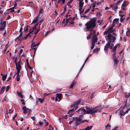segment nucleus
<instances>
[{
	"mask_svg": "<svg viewBox=\"0 0 130 130\" xmlns=\"http://www.w3.org/2000/svg\"><path fill=\"white\" fill-rule=\"evenodd\" d=\"M118 127H115L113 128L112 130H117Z\"/></svg>",
	"mask_w": 130,
	"mask_h": 130,
	"instance_id": "49",
	"label": "nucleus"
},
{
	"mask_svg": "<svg viewBox=\"0 0 130 130\" xmlns=\"http://www.w3.org/2000/svg\"><path fill=\"white\" fill-rule=\"evenodd\" d=\"M22 30H23V28L22 27H21L20 28V30H19V32H21L22 31Z\"/></svg>",
	"mask_w": 130,
	"mask_h": 130,
	"instance_id": "60",
	"label": "nucleus"
},
{
	"mask_svg": "<svg viewBox=\"0 0 130 130\" xmlns=\"http://www.w3.org/2000/svg\"><path fill=\"white\" fill-rule=\"evenodd\" d=\"M66 21H65V19H64L62 22V24H64V26H65L68 23H69V24H73L74 22L72 21L71 20L72 19V17H70L69 18H66Z\"/></svg>",
	"mask_w": 130,
	"mask_h": 130,
	"instance_id": "5",
	"label": "nucleus"
},
{
	"mask_svg": "<svg viewBox=\"0 0 130 130\" xmlns=\"http://www.w3.org/2000/svg\"><path fill=\"white\" fill-rule=\"evenodd\" d=\"M80 121L79 120H76L74 122V124L75 126H77L80 123Z\"/></svg>",
	"mask_w": 130,
	"mask_h": 130,
	"instance_id": "28",
	"label": "nucleus"
},
{
	"mask_svg": "<svg viewBox=\"0 0 130 130\" xmlns=\"http://www.w3.org/2000/svg\"><path fill=\"white\" fill-rule=\"evenodd\" d=\"M78 113H84V114H86V110L84 108H81L79 109L77 111Z\"/></svg>",
	"mask_w": 130,
	"mask_h": 130,
	"instance_id": "11",
	"label": "nucleus"
},
{
	"mask_svg": "<svg viewBox=\"0 0 130 130\" xmlns=\"http://www.w3.org/2000/svg\"><path fill=\"white\" fill-rule=\"evenodd\" d=\"M114 32H113L112 34L111 33H110V32H109L106 29V31H105L103 33V35H106L107 34V35L106 36H105V37L107 36V35H108V34H111L112 36L113 35V33H114Z\"/></svg>",
	"mask_w": 130,
	"mask_h": 130,
	"instance_id": "16",
	"label": "nucleus"
},
{
	"mask_svg": "<svg viewBox=\"0 0 130 130\" xmlns=\"http://www.w3.org/2000/svg\"><path fill=\"white\" fill-rule=\"evenodd\" d=\"M89 57V56H88L87 58L85 60V61L84 62V63H86V61L87 60H88V58Z\"/></svg>",
	"mask_w": 130,
	"mask_h": 130,
	"instance_id": "55",
	"label": "nucleus"
},
{
	"mask_svg": "<svg viewBox=\"0 0 130 130\" xmlns=\"http://www.w3.org/2000/svg\"><path fill=\"white\" fill-rule=\"evenodd\" d=\"M6 24V22L5 21H3L1 24V26L5 27Z\"/></svg>",
	"mask_w": 130,
	"mask_h": 130,
	"instance_id": "25",
	"label": "nucleus"
},
{
	"mask_svg": "<svg viewBox=\"0 0 130 130\" xmlns=\"http://www.w3.org/2000/svg\"><path fill=\"white\" fill-rule=\"evenodd\" d=\"M126 35L128 36H130V30L128 29L126 31Z\"/></svg>",
	"mask_w": 130,
	"mask_h": 130,
	"instance_id": "30",
	"label": "nucleus"
},
{
	"mask_svg": "<svg viewBox=\"0 0 130 130\" xmlns=\"http://www.w3.org/2000/svg\"><path fill=\"white\" fill-rule=\"evenodd\" d=\"M113 61L114 62V65H116L118 62V60L116 58H113Z\"/></svg>",
	"mask_w": 130,
	"mask_h": 130,
	"instance_id": "19",
	"label": "nucleus"
},
{
	"mask_svg": "<svg viewBox=\"0 0 130 130\" xmlns=\"http://www.w3.org/2000/svg\"><path fill=\"white\" fill-rule=\"evenodd\" d=\"M17 93L18 95L19 96L21 97L22 98L23 97V95L21 94L20 92L18 91L17 92Z\"/></svg>",
	"mask_w": 130,
	"mask_h": 130,
	"instance_id": "33",
	"label": "nucleus"
},
{
	"mask_svg": "<svg viewBox=\"0 0 130 130\" xmlns=\"http://www.w3.org/2000/svg\"><path fill=\"white\" fill-rule=\"evenodd\" d=\"M93 127V126L92 125L88 126L85 128L84 130H90L92 129Z\"/></svg>",
	"mask_w": 130,
	"mask_h": 130,
	"instance_id": "17",
	"label": "nucleus"
},
{
	"mask_svg": "<svg viewBox=\"0 0 130 130\" xmlns=\"http://www.w3.org/2000/svg\"><path fill=\"white\" fill-rule=\"evenodd\" d=\"M83 0H78L79 2V6L80 7L83 6L84 4V3L83 2Z\"/></svg>",
	"mask_w": 130,
	"mask_h": 130,
	"instance_id": "14",
	"label": "nucleus"
},
{
	"mask_svg": "<svg viewBox=\"0 0 130 130\" xmlns=\"http://www.w3.org/2000/svg\"><path fill=\"white\" fill-rule=\"evenodd\" d=\"M17 3H15V4L14 6L13 7L11 8L10 9H12V11L14 12V9H15L17 8Z\"/></svg>",
	"mask_w": 130,
	"mask_h": 130,
	"instance_id": "18",
	"label": "nucleus"
},
{
	"mask_svg": "<svg viewBox=\"0 0 130 130\" xmlns=\"http://www.w3.org/2000/svg\"><path fill=\"white\" fill-rule=\"evenodd\" d=\"M55 100L56 101H59L62 98V94H61L57 93L56 94Z\"/></svg>",
	"mask_w": 130,
	"mask_h": 130,
	"instance_id": "10",
	"label": "nucleus"
},
{
	"mask_svg": "<svg viewBox=\"0 0 130 130\" xmlns=\"http://www.w3.org/2000/svg\"><path fill=\"white\" fill-rule=\"evenodd\" d=\"M73 122V121H69V123L70 124H71L72 123V122Z\"/></svg>",
	"mask_w": 130,
	"mask_h": 130,
	"instance_id": "57",
	"label": "nucleus"
},
{
	"mask_svg": "<svg viewBox=\"0 0 130 130\" xmlns=\"http://www.w3.org/2000/svg\"><path fill=\"white\" fill-rule=\"evenodd\" d=\"M12 9H10V8L8 9L6 11V13L7 14H9L10 12H14L12 11Z\"/></svg>",
	"mask_w": 130,
	"mask_h": 130,
	"instance_id": "27",
	"label": "nucleus"
},
{
	"mask_svg": "<svg viewBox=\"0 0 130 130\" xmlns=\"http://www.w3.org/2000/svg\"><path fill=\"white\" fill-rule=\"evenodd\" d=\"M67 115H66L64 116L63 118L65 119H66L67 118Z\"/></svg>",
	"mask_w": 130,
	"mask_h": 130,
	"instance_id": "59",
	"label": "nucleus"
},
{
	"mask_svg": "<svg viewBox=\"0 0 130 130\" xmlns=\"http://www.w3.org/2000/svg\"><path fill=\"white\" fill-rule=\"evenodd\" d=\"M129 2L128 1H124L121 6V10L124 11H125L126 7L129 4Z\"/></svg>",
	"mask_w": 130,
	"mask_h": 130,
	"instance_id": "8",
	"label": "nucleus"
},
{
	"mask_svg": "<svg viewBox=\"0 0 130 130\" xmlns=\"http://www.w3.org/2000/svg\"><path fill=\"white\" fill-rule=\"evenodd\" d=\"M16 74L17 75V77L16 78V80L17 81H19L20 80V79L19 77V76L20 75V74H21V73H19V74H17V73Z\"/></svg>",
	"mask_w": 130,
	"mask_h": 130,
	"instance_id": "26",
	"label": "nucleus"
},
{
	"mask_svg": "<svg viewBox=\"0 0 130 130\" xmlns=\"http://www.w3.org/2000/svg\"><path fill=\"white\" fill-rule=\"evenodd\" d=\"M17 114L16 113L15 115L14 116L12 117V119L14 121L15 119V118L17 116Z\"/></svg>",
	"mask_w": 130,
	"mask_h": 130,
	"instance_id": "47",
	"label": "nucleus"
},
{
	"mask_svg": "<svg viewBox=\"0 0 130 130\" xmlns=\"http://www.w3.org/2000/svg\"><path fill=\"white\" fill-rule=\"evenodd\" d=\"M76 82V81L75 80H74L73 81H72L71 84L70 86V87L72 89L73 88V87L74 85L75 84Z\"/></svg>",
	"mask_w": 130,
	"mask_h": 130,
	"instance_id": "22",
	"label": "nucleus"
},
{
	"mask_svg": "<svg viewBox=\"0 0 130 130\" xmlns=\"http://www.w3.org/2000/svg\"><path fill=\"white\" fill-rule=\"evenodd\" d=\"M9 52V51H8L6 53V54H7V55H9V56H10L11 55V53H9V54H8Z\"/></svg>",
	"mask_w": 130,
	"mask_h": 130,
	"instance_id": "41",
	"label": "nucleus"
},
{
	"mask_svg": "<svg viewBox=\"0 0 130 130\" xmlns=\"http://www.w3.org/2000/svg\"><path fill=\"white\" fill-rule=\"evenodd\" d=\"M10 89V87L9 86H8L7 87L6 89V92H7L9 89Z\"/></svg>",
	"mask_w": 130,
	"mask_h": 130,
	"instance_id": "40",
	"label": "nucleus"
},
{
	"mask_svg": "<svg viewBox=\"0 0 130 130\" xmlns=\"http://www.w3.org/2000/svg\"><path fill=\"white\" fill-rule=\"evenodd\" d=\"M106 128L107 127H110L111 126L110 124H108L106 126Z\"/></svg>",
	"mask_w": 130,
	"mask_h": 130,
	"instance_id": "48",
	"label": "nucleus"
},
{
	"mask_svg": "<svg viewBox=\"0 0 130 130\" xmlns=\"http://www.w3.org/2000/svg\"><path fill=\"white\" fill-rule=\"evenodd\" d=\"M110 33L114 32H113L115 31V29H113V28L109 26L108 27L107 29Z\"/></svg>",
	"mask_w": 130,
	"mask_h": 130,
	"instance_id": "12",
	"label": "nucleus"
},
{
	"mask_svg": "<svg viewBox=\"0 0 130 130\" xmlns=\"http://www.w3.org/2000/svg\"><path fill=\"white\" fill-rule=\"evenodd\" d=\"M43 122L41 121H39V124L41 125H42L43 124Z\"/></svg>",
	"mask_w": 130,
	"mask_h": 130,
	"instance_id": "45",
	"label": "nucleus"
},
{
	"mask_svg": "<svg viewBox=\"0 0 130 130\" xmlns=\"http://www.w3.org/2000/svg\"><path fill=\"white\" fill-rule=\"evenodd\" d=\"M15 123L17 125H18V122H17V120H15Z\"/></svg>",
	"mask_w": 130,
	"mask_h": 130,
	"instance_id": "62",
	"label": "nucleus"
},
{
	"mask_svg": "<svg viewBox=\"0 0 130 130\" xmlns=\"http://www.w3.org/2000/svg\"><path fill=\"white\" fill-rule=\"evenodd\" d=\"M10 18V16L9 15L8 17H7V20H9Z\"/></svg>",
	"mask_w": 130,
	"mask_h": 130,
	"instance_id": "64",
	"label": "nucleus"
},
{
	"mask_svg": "<svg viewBox=\"0 0 130 130\" xmlns=\"http://www.w3.org/2000/svg\"><path fill=\"white\" fill-rule=\"evenodd\" d=\"M12 110L11 109H9L8 111H7V112L6 113V114L7 115L8 114V113H12Z\"/></svg>",
	"mask_w": 130,
	"mask_h": 130,
	"instance_id": "37",
	"label": "nucleus"
},
{
	"mask_svg": "<svg viewBox=\"0 0 130 130\" xmlns=\"http://www.w3.org/2000/svg\"><path fill=\"white\" fill-rule=\"evenodd\" d=\"M80 100H78L76 102L74 103V107H75L78 105L80 103Z\"/></svg>",
	"mask_w": 130,
	"mask_h": 130,
	"instance_id": "24",
	"label": "nucleus"
},
{
	"mask_svg": "<svg viewBox=\"0 0 130 130\" xmlns=\"http://www.w3.org/2000/svg\"><path fill=\"white\" fill-rule=\"evenodd\" d=\"M86 109V114L92 115L97 112H100L102 110V108L101 106H98L94 108H89L88 107H85Z\"/></svg>",
	"mask_w": 130,
	"mask_h": 130,
	"instance_id": "3",
	"label": "nucleus"
},
{
	"mask_svg": "<svg viewBox=\"0 0 130 130\" xmlns=\"http://www.w3.org/2000/svg\"><path fill=\"white\" fill-rule=\"evenodd\" d=\"M23 52V50L22 49H21L19 51V55H20Z\"/></svg>",
	"mask_w": 130,
	"mask_h": 130,
	"instance_id": "44",
	"label": "nucleus"
},
{
	"mask_svg": "<svg viewBox=\"0 0 130 130\" xmlns=\"http://www.w3.org/2000/svg\"><path fill=\"white\" fill-rule=\"evenodd\" d=\"M113 35L111 34H109L105 37L106 40L108 42L104 46V50L105 52H107L108 50V48L111 50V52L112 54L113 59L116 58V51L117 47L120 46V44H118L115 45L113 47L114 45L113 43L116 40L117 35L115 33H113Z\"/></svg>",
	"mask_w": 130,
	"mask_h": 130,
	"instance_id": "1",
	"label": "nucleus"
},
{
	"mask_svg": "<svg viewBox=\"0 0 130 130\" xmlns=\"http://www.w3.org/2000/svg\"><path fill=\"white\" fill-rule=\"evenodd\" d=\"M31 118L33 120H34L35 119V117H31Z\"/></svg>",
	"mask_w": 130,
	"mask_h": 130,
	"instance_id": "63",
	"label": "nucleus"
},
{
	"mask_svg": "<svg viewBox=\"0 0 130 130\" xmlns=\"http://www.w3.org/2000/svg\"><path fill=\"white\" fill-rule=\"evenodd\" d=\"M97 19L96 18H93L85 24L86 28H85V29H86V31H91L90 34L87 36V39L88 40L90 39L91 37V35H94V36L92 37V46L91 47V49H92L94 48L95 43L98 40L97 37L95 35V30H93V28L96 25V22Z\"/></svg>",
	"mask_w": 130,
	"mask_h": 130,
	"instance_id": "2",
	"label": "nucleus"
},
{
	"mask_svg": "<svg viewBox=\"0 0 130 130\" xmlns=\"http://www.w3.org/2000/svg\"><path fill=\"white\" fill-rule=\"evenodd\" d=\"M22 109L23 110V113L24 114H26L27 113L29 114L30 113V109L27 108L25 106L23 107Z\"/></svg>",
	"mask_w": 130,
	"mask_h": 130,
	"instance_id": "9",
	"label": "nucleus"
},
{
	"mask_svg": "<svg viewBox=\"0 0 130 130\" xmlns=\"http://www.w3.org/2000/svg\"><path fill=\"white\" fill-rule=\"evenodd\" d=\"M39 20V16L36 17L33 20L32 23H35L37 22Z\"/></svg>",
	"mask_w": 130,
	"mask_h": 130,
	"instance_id": "13",
	"label": "nucleus"
},
{
	"mask_svg": "<svg viewBox=\"0 0 130 130\" xmlns=\"http://www.w3.org/2000/svg\"><path fill=\"white\" fill-rule=\"evenodd\" d=\"M96 15L99 18L102 15V14L101 13L99 12H98L97 13Z\"/></svg>",
	"mask_w": 130,
	"mask_h": 130,
	"instance_id": "31",
	"label": "nucleus"
},
{
	"mask_svg": "<svg viewBox=\"0 0 130 130\" xmlns=\"http://www.w3.org/2000/svg\"><path fill=\"white\" fill-rule=\"evenodd\" d=\"M7 74H5L4 75H3V76H2V79L3 81H4L5 80L7 77Z\"/></svg>",
	"mask_w": 130,
	"mask_h": 130,
	"instance_id": "32",
	"label": "nucleus"
},
{
	"mask_svg": "<svg viewBox=\"0 0 130 130\" xmlns=\"http://www.w3.org/2000/svg\"><path fill=\"white\" fill-rule=\"evenodd\" d=\"M102 20H99L98 21V23L99 24V25H100L101 23H102Z\"/></svg>",
	"mask_w": 130,
	"mask_h": 130,
	"instance_id": "43",
	"label": "nucleus"
},
{
	"mask_svg": "<svg viewBox=\"0 0 130 130\" xmlns=\"http://www.w3.org/2000/svg\"><path fill=\"white\" fill-rule=\"evenodd\" d=\"M119 20V19H115L113 20L112 23L115 24L118 23Z\"/></svg>",
	"mask_w": 130,
	"mask_h": 130,
	"instance_id": "23",
	"label": "nucleus"
},
{
	"mask_svg": "<svg viewBox=\"0 0 130 130\" xmlns=\"http://www.w3.org/2000/svg\"><path fill=\"white\" fill-rule=\"evenodd\" d=\"M123 1L122 0H120L118 1L116 3V4L117 5H119V4L120 3L122 2Z\"/></svg>",
	"mask_w": 130,
	"mask_h": 130,
	"instance_id": "39",
	"label": "nucleus"
},
{
	"mask_svg": "<svg viewBox=\"0 0 130 130\" xmlns=\"http://www.w3.org/2000/svg\"><path fill=\"white\" fill-rule=\"evenodd\" d=\"M130 110V109H128L125 112V114L126 113H128V111Z\"/></svg>",
	"mask_w": 130,
	"mask_h": 130,
	"instance_id": "52",
	"label": "nucleus"
},
{
	"mask_svg": "<svg viewBox=\"0 0 130 130\" xmlns=\"http://www.w3.org/2000/svg\"><path fill=\"white\" fill-rule=\"evenodd\" d=\"M115 25V24L112 23L111 25H110L109 26L113 28V27Z\"/></svg>",
	"mask_w": 130,
	"mask_h": 130,
	"instance_id": "42",
	"label": "nucleus"
},
{
	"mask_svg": "<svg viewBox=\"0 0 130 130\" xmlns=\"http://www.w3.org/2000/svg\"><path fill=\"white\" fill-rule=\"evenodd\" d=\"M43 22V20H41L39 23H40L39 24V27L37 28L36 27L37 26V25L38 23H37L35 24L33 27L31 28L30 30V33H31V32L33 31H34V34L35 35L37 34L39 31L40 29L41 28H43V26L42 25H41V23Z\"/></svg>",
	"mask_w": 130,
	"mask_h": 130,
	"instance_id": "4",
	"label": "nucleus"
},
{
	"mask_svg": "<svg viewBox=\"0 0 130 130\" xmlns=\"http://www.w3.org/2000/svg\"><path fill=\"white\" fill-rule=\"evenodd\" d=\"M28 69H30L31 70L32 69V68L31 67H30L29 65H28Z\"/></svg>",
	"mask_w": 130,
	"mask_h": 130,
	"instance_id": "53",
	"label": "nucleus"
},
{
	"mask_svg": "<svg viewBox=\"0 0 130 130\" xmlns=\"http://www.w3.org/2000/svg\"><path fill=\"white\" fill-rule=\"evenodd\" d=\"M120 108L118 110V111L120 110V115L122 116L124 115L125 114L124 110H120Z\"/></svg>",
	"mask_w": 130,
	"mask_h": 130,
	"instance_id": "15",
	"label": "nucleus"
},
{
	"mask_svg": "<svg viewBox=\"0 0 130 130\" xmlns=\"http://www.w3.org/2000/svg\"><path fill=\"white\" fill-rule=\"evenodd\" d=\"M83 7V6H79V11H80L81 10H82V8Z\"/></svg>",
	"mask_w": 130,
	"mask_h": 130,
	"instance_id": "46",
	"label": "nucleus"
},
{
	"mask_svg": "<svg viewBox=\"0 0 130 130\" xmlns=\"http://www.w3.org/2000/svg\"><path fill=\"white\" fill-rule=\"evenodd\" d=\"M2 9L1 7H0V13H2Z\"/></svg>",
	"mask_w": 130,
	"mask_h": 130,
	"instance_id": "56",
	"label": "nucleus"
},
{
	"mask_svg": "<svg viewBox=\"0 0 130 130\" xmlns=\"http://www.w3.org/2000/svg\"><path fill=\"white\" fill-rule=\"evenodd\" d=\"M61 1L63 4H64L65 2V0H61Z\"/></svg>",
	"mask_w": 130,
	"mask_h": 130,
	"instance_id": "58",
	"label": "nucleus"
},
{
	"mask_svg": "<svg viewBox=\"0 0 130 130\" xmlns=\"http://www.w3.org/2000/svg\"><path fill=\"white\" fill-rule=\"evenodd\" d=\"M5 87L4 86L2 88L0 91V94H2L5 90Z\"/></svg>",
	"mask_w": 130,
	"mask_h": 130,
	"instance_id": "21",
	"label": "nucleus"
},
{
	"mask_svg": "<svg viewBox=\"0 0 130 130\" xmlns=\"http://www.w3.org/2000/svg\"><path fill=\"white\" fill-rule=\"evenodd\" d=\"M102 3V2H97L96 3V4H97V5H100L101 4V3Z\"/></svg>",
	"mask_w": 130,
	"mask_h": 130,
	"instance_id": "54",
	"label": "nucleus"
},
{
	"mask_svg": "<svg viewBox=\"0 0 130 130\" xmlns=\"http://www.w3.org/2000/svg\"><path fill=\"white\" fill-rule=\"evenodd\" d=\"M112 8L113 9L115 10L118 9V7L117 6H115V5Z\"/></svg>",
	"mask_w": 130,
	"mask_h": 130,
	"instance_id": "38",
	"label": "nucleus"
},
{
	"mask_svg": "<svg viewBox=\"0 0 130 130\" xmlns=\"http://www.w3.org/2000/svg\"><path fill=\"white\" fill-rule=\"evenodd\" d=\"M22 35V33H21L20 34V35H19V36L17 37V39H18L19 38V37H20L21 36V35Z\"/></svg>",
	"mask_w": 130,
	"mask_h": 130,
	"instance_id": "51",
	"label": "nucleus"
},
{
	"mask_svg": "<svg viewBox=\"0 0 130 130\" xmlns=\"http://www.w3.org/2000/svg\"><path fill=\"white\" fill-rule=\"evenodd\" d=\"M96 5V2H95L92 4V6H92V7L93 8V9H92L91 10V11L92 12H93L94 11V8L95 7Z\"/></svg>",
	"mask_w": 130,
	"mask_h": 130,
	"instance_id": "20",
	"label": "nucleus"
},
{
	"mask_svg": "<svg viewBox=\"0 0 130 130\" xmlns=\"http://www.w3.org/2000/svg\"><path fill=\"white\" fill-rule=\"evenodd\" d=\"M39 43H37L36 42L33 41H32L31 45V48L32 49L34 50L35 52L36 51L37 48V46L39 45Z\"/></svg>",
	"mask_w": 130,
	"mask_h": 130,
	"instance_id": "7",
	"label": "nucleus"
},
{
	"mask_svg": "<svg viewBox=\"0 0 130 130\" xmlns=\"http://www.w3.org/2000/svg\"><path fill=\"white\" fill-rule=\"evenodd\" d=\"M100 50L99 48H97L96 49H94L93 51V52H95V53H98L99 50Z\"/></svg>",
	"mask_w": 130,
	"mask_h": 130,
	"instance_id": "29",
	"label": "nucleus"
},
{
	"mask_svg": "<svg viewBox=\"0 0 130 130\" xmlns=\"http://www.w3.org/2000/svg\"><path fill=\"white\" fill-rule=\"evenodd\" d=\"M92 7V6H90L89 7V8L87 9L85 11V13H87L90 10V9H91V8Z\"/></svg>",
	"mask_w": 130,
	"mask_h": 130,
	"instance_id": "34",
	"label": "nucleus"
},
{
	"mask_svg": "<svg viewBox=\"0 0 130 130\" xmlns=\"http://www.w3.org/2000/svg\"><path fill=\"white\" fill-rule=\"evenodd\" d=\"M84 10L82 9V10H81L80 11H80L81 13H82L83 12Z\"/></svg>",
	"mask_w": 130,
	"mask_h": 130,
	"instance_id": "61",
	"label": "nucleus"
},
{
	"mask_svg": "<svg viewBox=\"0 0 130 130\" xmlns=\"http://www.w3.org/2000/svg\"><path fill=\"white\" fill-rule=\"evenodd\" d=\"M22 64L21 59H20L19 61L17 62L16 61H15V65L17 74H19V73H21V71L22 69Z\"/></svg>",
	"mask_w": 130,
	"mask_h": 130,
	"instance_id": "6",
	"label": "nucleus"
},
{
	"mask_svg": "<svg viewBox=\"0 0 130 130\" xmlns=\"http://www.w3.org/2000/svg\"><path fill=\"white\" fill-rule=\"evenodd\" d=\"M38 100L40 102V103H42L43 102L44 100L43 99L39 98L38 99Z\"/></svg>",
	"mask_w": 130,
	"mask_h": 130,
	"instance_id": "35",
	"label": "nucleus"
},
{
	"mask_svg": "<svg viewBox=\"0 0 130 130\" xmlns=\"http://www.w3.org/2000/svg\"><path fill=\"white\" fill-rule=\"evenodd\" d=\"M4 27H3L1 26V27L0 28V30H3L4 29Z\"/></svg>",
	"mask_w": 130,
	"mask_h": 130,
	"instance_id": "50",
	"label": "nucleus"
},
{
	"mask_svg": "<svg viewBox=\"0 0 130 130\" xmlns=\"http://www.w3.org/2000/svg\"><path fill=\"white\" fill-rule=\"evenodd\" d=\"M21 103L23 105H24L25 104V103L24 102V100L23 99H21Z\"/></svg>",
	"mask_w": 130,
	"mask_h": 130,
	"instance_id": "36",
	"label": "nucleus"
}]
</instances>
